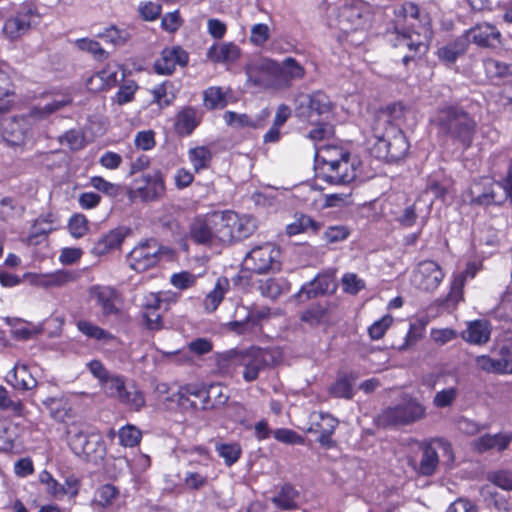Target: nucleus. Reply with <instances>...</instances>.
Masks as SVG:
<instances>
[{
    "mask_svg": "<svg viewBox=\"0 0 512 512\" xmlns=\"http://www.w3.org/2000/svg\"><path fill=\"white\" fill-rule=\"evenodd\" d=\"M389 113L380 114L372 127L376 139L371 147L374 157L394 162L405 157L409 150V142L403 131L391 121V116L399 117L403 105L398 103L388 108Z\"/></svg>",
    "mask_w": 512,
    "mask_h": 512,
    "instance_id": "obj_1",
    "label": "nucleus"
},
{
    "mask_svg": "<svg viewBox=\"0 0 512 512\" xmlns=\"http://www.w3.org/2000/svg\"><path fill=\"white\" fill-rule=\"evenodd\" d=\"M434 123L439 133L453 143L467 149L471 146L477 129L476 121L462 108L446 106L438 110Z\"/></svg>",
    "mask_w": 512,
    "mask_h": 512,
    "instance_id": "obj_2",
    "label": "nucleus"
},
{
    "mask_svg": "<svg viewBox=\"0 0 512 512\" xmlns=\"http://www.w3.org/2000/svg\"><path fill=\"white\" fill-rule=\"evenodd\" d=\"M471 201L479 205H501L512 202V159L503 181L488 178L474 182L470 188Z\"/></svg>",
    "mask_w": 512,
    "mask_h": 512,
    "instance_id": "obj_3",
    "label": "nucleus"
},
{
    "mask_svg": "<svg viewBox=\"0 0 512 512\" xmlns=\"http://www.w3.org/2000/svg\"><path fill=\"white\" fill-rule=\"evenodd\" d=\"M67 442L72 452L79 458L95 463L104 458L105 442L97 432L74 425L67 430Z\"/></svg>",
    "mask_w": 512,
    "mask_h": 512,
    "instance_id": "obj_4",
    "label": "nucleus"
},
{
    "mask_svg": "<svg viewBox=\"0 0 512 512\" xmlns=\"http://www.w3.org/2000/svg\"><path fill=\"white\" fill-rule=\"evenodd\" d=\"M281 250L272 242L253 246L243 259L246 271L255 274L276 273L281 269Z\"/></svg>",
    "mask_w": 512,
    "mask_h": 512,
    "instance_id": "obj_5",
    "label": "nucleus"
},
{
    "mask_svg": "<svg viewBox=\"0 0 512 512\" xmlns=\"http://www.w3.org/2000/svg\"><path fill=\"white\" fill-rule=\"evenodd\" d=\"M425 407L415 399H404L401 403L389 406L378 415L377 421L384 427L407 425L425 417Z\"/></svg>",
    "mask_w": 512,
    "mask_h": 512,
    "instance_id": "obj_6",
    "label": "nucleus"
},
{
    "mask_svg": "<svg viewBox=\"0 0 512 512\" xmlns=\"http://www.w3.org/2000/svg\"><path fill=\"white\" fill-rule=\"evenodd\" d=\"M278 62L269 58H258L246 67L247 79L255 86L265 89H281Z\"/></svg>",
    "mask_w": 512,
    "mask_h": 512,
    "instance_id": "obj_7",
    "label": "nucleus"
},
{
    "mask_svg": "<svg viewBox=\"0 0 512 512\" xmlns=\"http://www.w3.org/2000/svg\"><path fill=\"white\" fill-rule=\"evenodd\" d=\"M39 19L36 6L31 2L21 4L17 14L5 21L4 32L12 40L26 34Z\"/></svg>",
    "mask_w": 512,
    "mask_h": 512,
    "instance_id": "obj_8",
    "label": "nucleus"
},
{
    "mask_svg": "<svg viewBox=\"0 0 512 512\" xmlns=\"http://www.w3.org/2000/svg\"><path fill=\"white\" fill-rule=\"evenodd\" d=\"M161 255V246L154 239L140 243L128 255L129 266L137 271L144 272L154 267Z\"/></svg>",
    "mask_w": 512,
    "mask_h": 512,
    "instance_id": "obj_9",
    "label": "nucleus"
},
{
    "mask_svg": "<svg viewBox=\"0 0 512 512\" xmlns=\"http://www.w3.org/2000/svg\"><path fill=\"white\" fill-rule=\"evenodd\" d=\"M445 273L441 266L433 260L418 263L412 274V284L422 291H434L443 281Z\"/></svg>",
    "mask_w": 512,
    "mask_h": 512,
    "instance_id": "obj_10",
    "label": "nucleus"
},
{
    "mask_svg": "<svg viewBox=\"0 0 512 512\" xmlns=\"http://www.w3.org/2000/svg\"><path fill=\"white\" fill-rule=\"evenodd\" d=\"M29 117H13L4 121L2 137L4 141L15 147L25 146L33 137L32 125Z\"/></svg>",
    "mask_w": 512,
    "mask_h": 512,
    "instance_id": "obj_11",
    "label": "nucleus"
},
{
    "mask_svg": "<svg viewBox=\"0 0 512 512\" xmlns=\"http://www.w3.org/2000/svg\"><path fill=\"white\" fill-rule=\"evenodd\" d=\"M389 40L393 43L395 48H399L403 53V63L407 64L409 60L413 59L418 53L426 50L424 37L416 32H400L398 27L390 34Z\"/></svg>",
    "mask_w": 512,
    "mask_h": 512,
    "instance_id": "obj_12",
    "label": "nucleus"
},
{
    "mask_svg": "<svg viewBox=\"0 0 512 512\" xmlns=\"http://www.w3.org/2000/svg\"><path fill=\"white\" fill-rule=\"evenodd\" d=\"M465 41L478 47L494 49L502 44V34L496 25L489 22L477 23L465 32Z\"/></svg>",
    "mask_w": 512,
    "mask_h": 512,
    "instance_id": "obj_13",
    "label": "nucleus"
},
{
    "mask_svg": "<svg viewBox=\"0 0 512 512\" xmlns=\"http://www.w3.org/2000/svg\"><path fill=\"white\" fill-rule=\"evenodd\" d=\"M272 354L268 350L251 348L241 351L240 366L244 367L243 378L247 382L257 379L259 372L270 364Z\"/></svg>",
    "mask_w": 512,
    "mask_h": 512,
    "instance_id": "obj_14",
    "label": "nucleus"
},
{
    "mask_svg": "<svg viewBox=\"0 0 512 512\" xmlns=\"http://www.w3.org/2000/svg\"><path fill=\"white\" fill-rule=\"evenodd\" d=\"M89 297L101 310L102 315L107 317L116 315L120 311V294L111 286L95 285L89 289Z\"/></svg>",
    "mask_w": 512,
    "mask_h": 512,
    "instance_id": "obj_15",
    "label": "nucleus"
},
{
    "mask_svg": "<svg viewBox=\"0 0 512 512\" xmlns=\"http://www.w3.org/2000/svg\"><path fill=\"white\" fill-rule=\"evenodd\" d=\"M135 190L131 193V198H140L142 201H155L165 193V184L162 175L159 172L145 174L140 179H136Z\"/></svg>",
    "mask_w": 512,
    "mask_h": 512,
    "instance_id": "obj_16",
    "label": "nucleus"
},
{
    "mask_svg": "<svg viewBox=\"0 0 512 512\" xmlns=\"http://www.w3.org/2000/svg\"><path fill=\"white\" fill-rule=\"evenodd\" d=\"M297 102L299 103L297 107L298 115L311 122H313L311 119L313 114L320 116L328 114L331 110L329 97L323 92H315L311 95H300L297 98Z\"/></svg>",
    "mask_w": 512,
    "mask_h": 512,
    "instance_id": "obj_17",
    "label": "nucleus"
},
{
    "mask_svg": "<svg viewBox=\"0 0 512 512\" xmlns=\"http://www.w3.org/2000/svg\"><path fill=\"white\" fill-rule=\"evenodd\" d=\"M188 53L180 46L166 47L154 63V70L159 75H170L177 66L188 64Z\"/></svg>",
    "mask_w": 512,
    "mask_h": 512,
    "instance_id": "obj_18",
    "label": "nucleus"
},
{
    "mask_svg": "<svg viewBox=\"0 0 512 512\" xmlns=\"http://www.w3.org/2000/svg\"><path fill=\"white\" fill-rule=\"evenodd\" d=\"M337 284L332 274H320L316 276L312 281L305 284L301 290L296 294V298L300 302H304L311 298H316L320 295H324L329 292L336 290Z\"/></svg>",
    "mask_w": 512,
    "mask_h": 512,
    "instance_id": "obj_19",
    "label": "nucleus"
},
{
    "mask_svg": "<svg viewBox=\"0 0 512 512\" xmlns=\"http://www.w3.org/2000/svg\"><path fill=\"white\" fill-rule=\"evenodd\" d=\"M315 149V160L319 166L320 175L350 155L348 151L334 144L316 145Z\"/></svg>",
    "mask_w": 512,
    "mask_h": 512,
    "instance_id": "obj_20",
    "label": "nucleus"
},
{
    "mask_svg": "<svg viewBox=\"0 0 512 512\" xmlns=\"http://www.w3.org/2000/svg\"><path fill=\"white\" fill-rule=\"evenodd\" d=\"M121 494L119 489L112 484H104L98 487L94 493L92 505L101 510L109 512H121L122 506L119 503Z\"/></svg>",
    "mask_w": 512,
    "mask_h": 512,
    "instance_id": "obj_21",
    "label": "nucleus"
},
{
    "mask_svg": "<svg viewBox=\"0 0 512 512\" xmlns=\"http://www.w3.org/2000/svg\"><path fill=\"white\" fill-rule=\"evenodd\" d=\"M479 501L490 512H512V502L490 484L479 490Z\"/></svg>",
    "mask_w": 512,
    "mask_h": 512,
    "instance_id": "obj_22",
    "label": "nucleus"
},
{
    "mask_svg": "<svg viewBox=\"0 0 512 512\" xmlns=\"http://www.w3.org/2000/svg\"><path fill=\"white\" fill-rule=\"evenodd\" d=\"M321 177L331 184H347L356 178V160L346 157L332 168H328Z\"/></svg>",
    "mask_w": 512,
    "mask_h": 512,
    "instance_id": "obj_23",
    "label": "nucleus"
},
{
    "mask_svg": "<svg viewBox=\"0 0 512 512\" xmlns=\"http://www.w3.org/2000/svg\"><path fill=\"white\" fill-rule=\"evenodd\" d=\"M210 229H212L215 245L228 244L232 242V234L230 229L231 222L229 211L214 212L208 214Z\"/></svg>",
    "mask_w": 512,
    "mask_h": 512,
    "instance_id": "obj_24",
    "label": "nucleus"
},
{
    "mask_svg": "<svg viewBox=\"0 0 512 512\" xmlns=\"http://www.w3.org/2000/svg\"><path fill=\"white\" fill-rule=\"evenodd\" d=\"M71 103V98L67 95H55L52 98H47L43 102L38 103L31 108L28 117L34 120H44L52 113L60 110L66 105Z\"/></svg>",
    "mask_w": 512,
    "mask_h": 512,
    "instance_id": "obj_25",
    "label": "nucleus"
},
{
    "mask_svg": "<svg viewBox=\"0 0 512 512\" xmlns=\"http://www.w3.org/2000/svg\"><path fill=\"white\" fill-rule=\"evenodd\" d=\"M241 50L233 42L213 44L206 53L213 63H233L240 57Z\"/></svg>",
    "mask_w": 512,
    "mask_h": 512,
    "instance_id": "obj_26",
    "label": "nucleus"
},
{
    "mask_svg": "<svg viewBox=\"0 0 512 512\" xmlns=\"http://www.w3.org/2000/svg\"><path fill=\"white\" fill-rule=\"evenodd\" d=\"M281 89L291 86L293 81L304 78L305 68L293 57H286L281 63L278 62Z\"/></svg>",
    "mask_w": 512,
    "mask_h": 512,
    "instance_id": "obj_27",
    "label": "nucleus"
},
{
    "mask_svg": "<svg viewBox=\"0 0 512 512\" xmlns=\"http://www.w3.org/2000/svg\"><path fill=\"white\" fill-rule=\"evenodd\" d=\"M512 440V435L499 433L495 435L485 434L472 441V447L475 451L482 453L491 449L497 451L505 450Z\"/></svg>",
    "mask_w": 512,
    "mask_h": 512,
    "instance_id": "obj_28",
    "label": "nucleus"
},
{
    "mask_svg": "<svg viewBox=\"0 0 512 512\" xmlns=\"http://www.w3.org/2000/svg\"><path fill=\"white\" fill-rule=\"evenodd\" d=\"M7 382L19 390H32L37 380L29 373L26 364L16 363L6 376Z\"/></svg>",
    "mask_w": 512,
    "mask_h": 512,
    "instance_id": "obj_29",
    "label": "nucleus"
},
{
    "mask_svg": "<svg viewBox=\"0 0 512 512\" xmlns=\"http://www.w3.org/2000/svg\"><path fill=\"white\" fill-rule=\"evenodd\" d=\"M229 218L232 241L241 240L249 237L256 229V221L249 215H239L235 212L229 211Z\"/></svg>",
    "mask_w": 512,
    "mask_h": 512,
    "instance_id": "obj_30",
    "label": "nucleus"
},
{
    "mask_svg": "<svg viewBox=\"0 0 512 512\" xmlns=\"http://www.w3.org/2000/svg\"><path fill=\"white\" fill-rule=\"evenodd\" d=\"M200 123V115L195 108L184 107L176 115L175 129L179 135L188 136Z\"/></svg>",
    "mask_w": 512,
    "mask_h": 512,
    "instance_id": "obj_31",
    "label": "nucleus"
},
{
    "mask_svg": "<svg viewBox=\"0 0 512 512\" xmlns=\"http://www.w3.org/2000/svg\"><path fill=\"white\" fill-rule=\"evenodd\" d=\"M190 238L198 244L203 245H215L212 229H210V224L208 220V216H198L196 217L190 226Z\"/></svg>",
    "mask_w": 512,
    "mask_h": 512,
    "instance_id": "obj_32",
    "label": "nucleus"
},
{
    "mask_svg": "<svg viewBox=\"0 0 512 512\" xmlns=\"http://www.w3.org/2000/svg\"><path fill=\"white\" fill-rule=\"evenodd\" d=\"M491 328L486 320H475L468 324L463 332V339L469 343L481 345L490 339Z\"/></svg>",
    "mask_w": 512,
    "mask_h": 512,
    "instance_id": "obj_33",
    "label": "nucleus"
},
{
    "mask_svg": "<svg viewBox=\"0 0 512 512\" xmlns=\"http://www.w3.org/2000/svg\"><path fill=\"white\" fill-rule=\"evenodd\" d=\"M125 238V233L122 229H114L100 238L94 245L92 253L101 256L109 253L110 251L120 247Z\"/></svg>",
    "mask_w": 512,
    "mask_h": 512,
    "instance_id": "obj_34",
    "label": "nucleus"
},
{
    "mask_svg": "<svg viewBox=\"0 0 512 512\" xmlns=\"http://www.w3.org/2000/svg\"><path fill=\"white\" fill-rule=\"evenodd\" d=\"M244 314L242 319L231 321L227 324L230 331H233L239 335H245L252 333L257 327V320L255 315L250 313L246 307H237L235 316Z\"/></svg>",
    "mask_w": 512,
    "mask_h": 512,
    "instance_id": "obj_35",
    "label": "nucleus"
},
{
    "mask_svg": "<svg viewBox=\"0 0 512 512\" xmlns=\"http://www.w3.org/2000/svg\"><path fill=\"white\" fill-rule=\"evenodd\" d=\"M229 288L230 283L226 277L218 278L213 290H211L204 299L203 305L205 310L207 312H214L224 299Z\"/></svg>",
    "mask_w": 512,
    "mask_h": 512,
    "instance_id": "obj_36",
    "label": "nucleus"
},
{
    "mask_svg": "<svg viewBox=\"0 0 512 512\" xmlns=\"http://www.w3.org/2000/svg\"><path fill=\"white\" fill-rule=\"evenodd\" d=\"M269 117V111L263 110L260 114V118L256 120L250 119L246 114H238L236 112L227 111L224 114L226 123L232 127H252L261 128L263 122Z\"/></svg>",
    "mask_w": 512,
    "mask_h": 512,
    "instance_id": "obj_37",
    "label": "nucleus"
},
{
    "mask_svg": "<svg viewBox=\"0 0 512 512\" xmlns=\"http://www.w3.org/2000/svg\"><path fill=\"white\" fill-rule=\"evenodd\" d=\"M298 491L291 485L285 484L280 490L271 498V502L282 510H294L298 507L297 498Z\"/></svg>",
    "mask_w": 512,
    "mask_h": 512,
    "instance_id": "obj_38",
    "label": "nucleus"
},
{
    "mask_svg": "<svg viewBox=\"0 0 512 512\" xmlns=\"http://www.w3.org/2000/svg\"><path fill=\"white\" fill-rule=\"evenodd\" d=\"M75 279L73 273L65 270H59L51 274L38 275L33 281L34 284L43 287H60Z\"/></svg>",
    "mask_w": 512,
    "mask_h": 512,
    "instance_id": "obj_39",
    "label": "nucleus"
},
{
    "mask_svg": "<svg viewBox=\"0 0 512 512\" xmlns=\"http://www.w3.org/2000/svg\"><path fill=\"white\" fill-rule=\"evenodd\" d=\"M118 401L133 411H140L146 403L143 392L135 385H127Z\"/></svg>",
    "mask_w": 512,
    "mask_h": 512,
    "instance_id": "obj_40",
    "label": "nucleus"
},
{
    "mask_svg": "<svg viewBox=\"0 0 512 512\" xmlns=\"http://www.w3.org/2000/svg\"><path fill=\"white\" fill-rule=\"evenodd\" d=\"M43 405L48 409L50 416L58 422H65L72 417V410L61 398H47L43 401Z\"/></svg>",
    "mask_w": 512,
    "mask_h": 512,
    "instance_id": "obj_41",
    "label": "nucleus"
},
{
    "mask_svg": "<svg viewBox=\"0 0 512 512\" xmlns=\"http://www.w3.org/2000/svg\"><path fill=\"white\" fill-rule=\"evenodd\" d=\"M476 365L482 371L488 373H511L512 361H500V359H493L487 355L478 356L475 359Z\"/></svg>",
    "mask_w": 512,
    "mask_h": 512,
    "instance_id": "obj_42",
    "label": "nucleus"
},
{
    "mask_svg": "<svg viewBox=\"0 0 512 512\" xmlns=\"http://www.w3.org/2000/svg\"><path fill=\"white\" fill-rule=\"evenodd\" d=\"M330 308V304H314L301 313L300 319L311 326L319 325L328 319Z\"/></svg>",
    "mask_w": 512,
    "mask_h": 512,
    "instance_id": "obj_43",
    "label": "nucleus"
},
{
    "mask_svg": "<svg viewBox=\"0 0 512 512\" xmlns=\"http://www.w3.org/2000/svg\"><path fill=\"white\" fill-rule=\"evenodd\" d=\"M438 462L439 457L436 449L431 445L425 446L418 469L419 473L424 476L432 475L438 466Z\"/></svg>",
    "mask_w": 512,
    "mask_h": 512,
    "instance_id": "obj_44",
    "label": "nucleus"
},
{
    "mask_svg": "<svg viewBox=\"0 0 512 512\" xmlns=\"http://www.w3.org/2000/svg\"><path fill=\"white\" fill-rule=\"evenodd\" d=\"M287 290V284L282 279L269 278L259 283L260 293L270 299L278 298Z\"/></svg>",
    "mask_w": 512,
    "mask_h": 512,
    "instance_id": "obj_45",
    "label": "nucleus"
},
{
    "mask_svg": "<svg viewBox=\"0 0 512 512\" xmlns=\"http://www.w3.org/2000/svg\"><path fill=\"white\" fill-rule=\"evenodd\" d=\"M205 467V464H201L197 470H188L185 472L183 481L187 488L199 490L207 485L208 475L205 471Z\"/></svg>",
    "mask_w": 512,
    "mask_h": 512,
    "instance_id": "obj_46",
    "label": "nucleus"
},
{
    "mask_svg": "<svg viewBox=\"0 0 512 512\" xmlns=\"http://www.w3.org/2000/svg\"><path fill=\"white\" fill-rule=\"evenodd\" d=\"M152 301L147 304L144 317L146 325L150 330H159L162 328V317L158 312L161 301L155 295H151Z\"/></svg>",
    "mask_w": 512,
    "mask_h": 512,
    "instance_id": "obj_47",
    "label": "nucleus"
},
{
    "mask_svg": "<svg viewBox=\"0 0 512 512\" xmlns=\"http://www.w3.org/2000/svg\"><path fill=\"white\" fill-rule=\"evenodd\" d=\"M189 160L196 172L209 166L211 160V152L205 146L191 148L188 151Z\"/></svg>",
    "mask_w": 512,
    "mask_h": 512,
    "instance_id": "obj_48",
    "label": "nucleus"
},
{
    "mask_svg": "<svg viewBox=\"0 0 512 512\" xmlns=\"http://www.w3.org/2000/svg\"><path fill=\"white\" fill-rule=\"evenodd\" d=\"M459 395L457 385H451L437 391L433 397L432 403L436 408L451 407Z\"/></svg>",
    "mask_w": 512,
    "mask_h": 512,
    "instance_id": "obj_49",
    "label": "nucleus"
},
{
    "mask_svg": "<svg viewBox=\"0 0 512 512\" xmlns=\"http://www.w3.org/2000/svg\"><path fill=\"white\" fill-rule=\"evenodd\" d=\"M241 351L231 350L217 357V370L223 373H230L240 366Z\"/></svg>",
    "mask_w": 512,
    "mask_h": 512,
    "instance_id": "obj_50",
    "label": "nucleus"
},
{
    "mask_svg": "<svg viewBox=\"0 0 512 512\" xmlns=\"http://www.w3.org/2000/svg\"><path fill=\"white\" fill-rule=\"evenodd\" d=\"M329 394L334 398L352 399L354 396V389L351 381L342 376L330 385L328 388Z\"/></svg>",
    "mask_w": 512,
    "mask_h": 512,
    "instance_id": "obj_51",
    "label": "nucleus"
},
{
    "mask_svg": "<svg viewBox=\"0 0 512 512\" xmlns=\"http://www.w3.org/2000/svg\"><path fill=\"white\" fill-rule=\"evenodd\" d=\"M24 207L11 197L0 198V219L11 220L23 214Z\"/></svg>",
    "mask_w": 512,
    "mask_h": 512,
    "instance_id": "obj_52",
    "label": "nucleus"
},
{
    "mask_svg": "<svg viewBox=\"0 0 512 512\" xmlns=\"http://www.w3.org/2000/svg\"><path fill=\"white\" fill-rule=\"evenodd\" d=\"M484 71L489 78L512 75V65L488 58L483 61Z\"/></svg>",
    "mask_w": 512,
    "mask_h": 512,
    "instance_id": "obj_53",
    "label": "nucleus"
},
{
    "mask_svg": "<svg viewBox=\"0 0 512 512\" xmlns=\"http://www.w3.org/2000/svg\"><path fill=\"white\" fill-rule=\"evenodd\" d=\"M127 384L125 378L119 375H111L102 385L104 393L112 398L119 400L121 394L126 388Z\"/></svg>",
    "mask_w": 512,
    "mask_h": 512,
    "instance_id": "obj_54",
    "label": "nucleus"
},
{
    "mask_svg": "<svg viewBox=\"0 0 512 512\" xmlns=\"http://www.w3.org/2000/svg\"><path fill=\"white\" fill-rule=\"evenodd\" d=\"M118 437L122 446L135 447L140 443L142 433L136 426L127 424L119 429Z\"/></svg>",
    "mask_w": 512,
    "mask_h": 512,
    "instance_id": "obj_55",
    "label": "nucleus"
},
{
    "mask_svg": "<svg viewBox=\"0 0 512 512\" xmlns=\"http://www.w3.org/2000/svg\"><path fill=\"white\" fill-rule=\"evenodd\" d=\"M226 104V95L221 87H209L205 90L204 105L208 109L223 108Z\"/></svg>",
    "mask_w": 512,
    "mask_h": 512,
    "instance_id": "obj_56",
    "label": "nucleus"
},
{
    "mask_svg": "<svg viewBox=\"0 0 512 512\" xmlns=\"http://www.w3.org/2000/svg\"><path fill=\"white\" fill-rule=\"evenodd\" d=\"M75 45L79 50L92 54L97 60H105L108 57V53L101 47L100 43L93 39H77Z\"/></svg>",
    "mask_w": 512,
    "mask_h": 512,
    "instance_id": "obj_57",
    "label": "nucleus"
},
{
    "mask_svg": "<svg viewBox=\"0 0 512 512\" xmlns=\"http://www.w3.org/2000/svg\"><path fill=\"white\" fill-rule=\"evenodd\" d=\"M14 71L6 62L0 61V99L9 96L13 91Z\"/></svg>",
    "mask_w": 512,
    "mask_h": 512,
    "instance_id": "obj_58",
    "label": "nucleus"
},
{
    "mask_svg": "<svg viewBox=\"0 0 512 512\" xmlns=\"http://www.w3.org/2000/svg\"><path fill=\"white\" fill-rule=\"evenodd\" d=\"M78 329L86 336L90 338H94L97 340H101L104 342H108L112 340L114 337L112 334L107 332L106 330L100 328L99 326H96L90 322L87 321H79Z\"/></svg>",
    "mask_w": 512,
    "mask_h": 512,
    "instance_id": "obj_59",
    "label": "nucleus"
},
{
    "mask_svg": "<svg viewBox=\"0 0 512 512\" xmlns=\"http://www.w3.org/2000/svg\"><path fill=\"white\" fill-rule=\"evenodd\" d=\"M487 480L493 484L495 488L498 487L505 491L512 490V472L509 470H497L487 474Z\"/></svg>",
    "mask_w": 512,
    "mask_h": 512,
    "instance_id": "obj_60",
    "label": "nucleus"
},
{
    "mask_svg": "<svg viewBox=\"0 0 512 512\" xmlns=\"http://www.w3.org/2000/svg\"><path fill=\"white\" fill-rule=\"evenodd\" d=\"M466 41L465 40H457L455 43L444 46L439 49L438 55L441 59L454 62L460 55H462L466 51Z\"/></svg>",
    "mask_w": 512,
    "mask_h": 512,
    "instance_id": "obj_61",
    "label": "nucleus"
},
{
    "mask_svg": "<svg viewBox=\"0 0 512 512\" xmlns=\"http://www.w3.org/2000/svg\"><path fill=\"white\" fill-rule=\"evenodd\" d=\"M68 230L72 237L82 238L89 230L87 218L83 214H74L68 221Z\"/></svg>",
    "mask_w": 512,
    "mask_h": 512,
    "instance_id": "obj_62",
    "label": "nucleus"
},
{
    "mask_svg": "<svg viewBox=\"0 0 512 512\" xmlns=\"http://www.w3.org/2000/svg\"><path fill=\"white\" fill-rule=\"evenodd\" d=\"M216 451L227 466L233 465L241 455V448L238 444H219L216 446Z\"/></svg>",
    "mask_w": 512,
    "mask_h": 512,
    "instance_id": "obj_63",
    "label": "nucleus"
},
{
    "mask_svg": "<svg viewBox=\"0 0 512 512\" xmlns=\"http://www.w3.org/2000/svg\"><path fill=\"white\" fill-rule=\"evenodd\" d=\"M90 184L93 188L109 197H116L121 191V187L118 184L111 183L100 176L92 177L90 179Z\"/></svg>",
    "mask_w": 512,
    "mask_h": 512,
    "instance_id": "obj_64",
    "label": "nucleus"
}]
</instances>
